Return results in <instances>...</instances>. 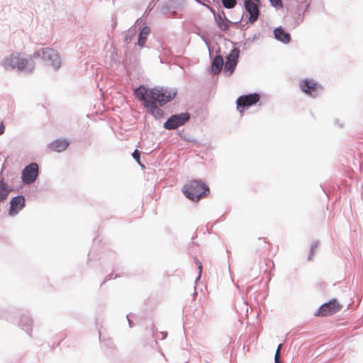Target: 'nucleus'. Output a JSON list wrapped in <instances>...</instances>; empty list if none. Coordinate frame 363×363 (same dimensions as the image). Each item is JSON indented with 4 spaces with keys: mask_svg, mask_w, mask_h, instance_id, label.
Listing matches in <instances>:
<instances>
[{
    "mask_svg": "<svg viewBox=\"0 0 363 363\" xmlns=\"http://www.w3.org/2000/svg\"><path fill=\"white\" fill-rule=\"evenodd\" d=\"M140 153L138 150H135L133 153V157L138 162L140 163Z\"/></svg>",
    "mask_w": 363,
    "mask_h": 363,
    "instance_id": "21",
    "label": "nucleus"
},
{
    "mask_svg": "<svg viewBox=\"0 0 363 363\" xmlns=\"http://www.w3.org/2000/svg\"><path fill=\"white\" fill-rule=\"evenodd\" d=\"M42 57L44 60L50 61V65L55 69H58L61 65L60 58L54 50L48 48L43 49Z\"/></svg>",
    "mask_w": 363,
    "mask_h": 363,
    "instance_id": "11",
    "label": "nucleus"
},
{
    "mask_svg": "<svg viewBox=\"0 0 363 363\" xmlns=\"http://www.w3.org/2000/svg\"><path fill=\"white\" fill-rule=\"evenodd\" d=\"M259 100V95L258 94H250L240 96L236 101L237 109L242 113L245 108L255 104Z\"/></svg>",
    "mask_w": 363,
    "mask_h": 363,
    "instance_id": "3",
    "label": "nucleus"
},
{
    "mask_svg": "<svg viewBox=\"0 0 363 363\" xmlns=\"http://www.w3.org/2000/svg\"><path fill=\"white\" fill-rule=\"evenodd\" d=\"M38 175V165L37 163H31L26 167L22 172V181L24 184L33 183Z\"/></svg>",
    "mask_w": 363,
    "mask_h": 363,
    "instance_id": "7",
    "label": "nucleus"
},
{
    "mask_svg": "<svg viewBox=\"0 0 363 363\" xmlns=\"http://www.w3.org/2000/svg\"><path fill=\"white\" fill-rule=\"evenodd\" d=\"M167 337V333L160 332L157 334V337L160 339H164Z\"/></svg>",
    "mask_w": 363,
    "mask_h": 363,
    "instance_id": "24",
    "label": "nucleus"
},
{
    "mask_svg": "<svg viewBox=\"0 0 363 363\" xmlns=\"http://www.w3.org/2000/svg\"><path fill=\"white\" fill-rule=\"evenodd\" d=\"M317 247V244H314L311 246V254L313 253L314 250H315V248Z\"/></svg>",
    "mask_w": 363,
    "mask_h": 363,
    "instance_id": "26",
    "label": "nucleus"
},
{
    "mask_svg": "<svg viewBox=\"0 0 363 363\" xmlns=\"http://www.w3.org/2000/svg\"><path fill=\"white\" fill-rule=\"evenodd\" d=\"M182 192L190 200L198 201L209 193V189L202 182L192 180L184 186Z\"/></svg>",
    "mask_w": 363,
    "mask_h": 363,
    "instance_id": "2",
    "label": "nucleus"
},
{
    "mask_svg": "<svg viewBox=\"0 0 363 363\" xmlns=\"http://www.w3.org/2000/svg\"><path fill=\"white\" fill-rule=\"evenodd\" d=\"M11 191V189L9 186L4 182L3 179L0 180V202H3L5 201L9 192Z\"/></svg>",
    "mask_w": 363,
    "mask_h": 363,
    "instance_id": "16",
    "label": "nucleus"
},
{
    "mask_svg": "<svg viewBox=\"0 0 363 363\" xmlns=\"http://www.w3.org/2000/svg\"><path fill=\"white\" fill-rule=\"evenodd\" d=\"M223 5L226 9H233L237 4L236 0H222Z\"/></svg>",
    "mask_w": 363,
    "mask_h": 363,
    "instance_id": "19",
    "label": "nucleus"
},
{
    "mask_svg": "<svg viewBox=\"0 0 363 363\" xmlns=\"http://www.w3.org/2000/svg\"><path fill=\"white\" fill-rule=\"evenodd\" d=\"M240 55V50L238 48H234L230 53L227 56L226 61L224 66V72L231 75L235 69L238 58Z\"/></svg>",
    "mask_w": 363,
    "mask_h": 363,
    "instance_id": "10",
    "label": "nucleus"
},
{
    "mask_svg": "<svg viewBox=\"0 0 363 363\" xmlns=\"http://www.w3.org/2000/svg\"><path fill=\"white\" fill-rule=\"evenodd\" d=\"M300 89L306 94L315 97L318 96L320 86L315 82L311 79H303L299 84Z\"/></svg>",
    "mask_w": 363,
    "mask_h": 363,
    "instance_id": "9",
    "label": "nucleus"
},
{
    "mask_svg": "<svg viewBox=\"0 0 363 363\" xmlns=\"http://www.w3.org/2000/svg\"><path fill=\"white\" fill-rule=\"evenodd\" d=\"M27 64V60L24 58H21L19 54L11 55L4 61V67L6 69H18L23 70L26 68Z\"/></svg>",
    "mask_w": 363,
    "mask_h": 363,
    "instance_id": "4",
    "label": "nucleus"
},
{
    "mask_svg": "<svg viewBox=\"0 0 363 363\" xmlns=\"http://www.w3.org/2000/svg\"><path fill=\"white\" fill-rule=\"evenodd\" d=\"M25 206V199L22 196L14 197L11 201V208L9 210V215L14 216L22 209Z\"/></svg>",
    "mask_w": 363,
    "mask_h": 363,
    "instance_id": "12",
    "label": "nucleus"
},
{
    "mask_svg": "<svg viewBox=\"0 0 363 363\" xmlns=\"http://www.w3.org/2000/svg\"><path fill=\"white\" fill-rule=\"evenodd\" d=\"M34 56L35 57H39V56H40V54L39 52H37V53L34 54Z\"/></svg>",
    "mask_w": 363,
    "mask_h": 363,
    "instance_id": "28",
    "label": "nucleus"
},
{
    "mask_svg": "<svg viewBox=\"0 0 363 363\" xmlns=\"http://www.w3.org/2000/svg\"><path fill=\"white\" fill-rule=\"evenodd\" d=\"M274 35L277 40L284 43H289L291 40L290 34L285 32L281 28H275L274 30Z\"/></svg>",
    "mask_w": 363,
    "mask_h": 363,
    "instance_id": "14",
    "label": "nucleus"
},
{
    "mask_svg": "<svg viewBox=\"0 0 363 363\" xmlns=\"http://www.w3.org/2000/svg\"><path fill=\"white\" fill-rule=\"evenodd\" d=\"M281 347H282V344H279L277 347L274 357L280 358V352H281Z\"/></svg>",
    "mask_w": 363,
    "mask_h": 363,
    "instance_id": "22",
    "label": "nucleus"
},
{
    "mask_svg": "<svg viewBox=\"0 0 363 363\" xmlns=\"http://www.w3.org/2000/svg\"><path fill=\"white\" fill-rule=\"evenodd\" d=\"M196 264L198 266V268H199V277H198L199 279L200 277H201V272H202V264H201V262H200L199 260L196 261Z\"/></svg>",
    "mask_w": 363,
    "mask_h": 363,
    "instance_id": "23",
    "label": "nucleus"
},
{
    "mask_svg": "<svg viewBox=\"0 0 363 363\" xmlns=\"http://www.w3.org/2000/svg\"><path fill=\"white\" fill-rule=\"evenodd\" d=\"M189 118L190 115L188 113L173 115L164 123V127L167 130L176 129L184 125Z\"/></svg>",
    "mask_w": 363,
    "mask_h": 363,
    "instance_id": "5",
    "label": "nucleus"
},
{
    "mask_svg": "<svg viewBox=\"0 0 363 363\" xmlns=\"http://www.w3.org/2000/svg\"><path fill=\"white\" fill-rule=\"evenodd\" d=\"M135 97L143 103L147 111L155 118H160L163 115L161 106L173 99L177 91L174 89H148L140 86L134 91Z\"/></svg>",
    "mask_w": 363,
    "mask_h": 363,
    "instance_id": "1",
    "label": "nucleus"
},
{
    "mask_svg": "<svg viewBox=\"0 0 363 363\" xmlns=\"http://www.w3.org/2000/svg\"><path fill=\"white\" fill-rule=\"evenodd\" d=\"M223 67V59L220 55H216L211 65V72L214 74H218Z\"/></svg>",
    "mask_w": 363,
    "mask_h": 363,
    "instance_id": "15",
    "label": "nucleus"
},
{
    "mask_svg": "<svg viewBox=\"0 0 363 363\" xmlns=\"http://www.w3.org/2000/svg\"><path fill=\"white\" fill-rule=\"evenodd\" d=\"M244 6L246 11L249 13V21L250 23H255L259 15V6L260 4L259 0H243Z\"/></svg>",
    "mask_w": 363,
    "mask_h": 363,
    "instance_id": "8",
    "label": "nucleus"
},
{
    "mask_svg": "<svg viewBox=\"0 0 363 363\" xmlns=\"http://www.w3.org/2000/svg\"><path fill=\"white\" fill-rule=\"evenodd\" d=\"M341 305L333 299L327 303L323 304L318 311L314 314L315 316H328L333 315L341 309Z\"/></svg>",
    "mask_w": 363,
    "mask_h": 363,
    "instance_id": "6",
    "label": "nucleus"
},
{
    "mask_svg": "<svg viewBox=\"0 0 363 363\" xmlns=\"http://www.w3.org/2000/svg\"><path fill=\"white\" fill-rule=\"evenodd\" d=\"M150 32V30L148 27L145 26L144 27L142 30L140 31L139 36H138V45L140 47H143L145 44L147 37L149 35Z\"/></svg>",
    "mask_w": 363,
    "mask_h": 363,
    "instance_id": "18",
    "label": "nucleus"
},
{
    "mask_svg": "<svg viewBox=\"0 0 363 363\" xmlns=\"http://www.w3.org/2000/svg\"><path fill=\"white\" fill-rule=\"evenodd\" d=\"M271 4L277 9H281L283 7L281 0H269Z\"/></svg>",
    "mask_w": 363,
    "mask_h": 363,
    "instance_id": "20",
    "label": "nucleus"
},
{
    "mask_svg": "<svg viewBox=\"0 0 363 363\" xmlns=\"http://www.w3.org/2000/svg\"><path fill=\"white\" fill-rule=\"evenodd\" d=\"M69 143L65 139H57L50 143L48 145L50 150L54 152H62L67 149Z\"/></svg>",
    "mask_w": 363,
    "mask_h": 363,
    "instance_id": "13",
    "label": "nucleus"
},
{
    "mask_svg": "<svg viewBox=\"0 0 363 363\" xmlns=\"http://www.w3.org/2000/svg\"><path fill=\"white\" fill-rule=\"evenodd\" d=\"M215 21L219 27V28L222 30H226L229 27V21L227 20L225 17H223L220 14H215Z\"/></svg>",
    "mask_w": 363,
    "mask_h": 363,
    "instance_id": "17",
    "label": "nucleus"
},
{
    "mask_svg": "<svg viewBox=\"0 0 363 363\" xmlns=\"http://www.w3.org/2000/svg\"><path fill=\"white\" fill-rule=\"evenodd\" d=\"M4 131V125L2 122L0 121V135L3 134Z\"/></svg>",
    "mask_w": 363,
    "mask_h": 363,
    "instance_id": "25",
    "label": "nucleus"
},
{
    "mask_svg": "<svg viewBox=\"0 0 363 363\" xmlns=\"http://www.w3.org/2000/svg\"><path fill=\"white\" fill-rule=\"evenodd\" d=\"M274 362L275 363H281L280 358L274 357Z\"/></svg>",
    "mask_w": 363,
    "mask_h": 363,
    "instance_id": "27",
    "label": "nucleus"
}]
</instances>
